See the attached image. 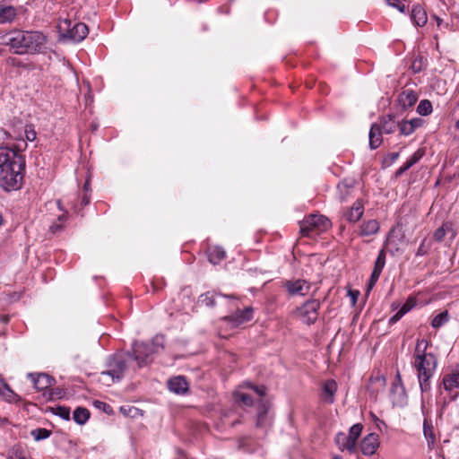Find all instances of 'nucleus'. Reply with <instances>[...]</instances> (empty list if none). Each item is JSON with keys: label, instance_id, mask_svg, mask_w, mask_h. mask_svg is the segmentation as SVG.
Masks as SVG:
<instances>
[{"label": "nucleus", "instance_id": "obj_1", "mask_svg": "<svg viewBox=\"0 0 459 459\" xmlns=\"http://www.w3.org/2000/svg\"><path fill=\"white\" fill-rule=\"evenodd\" d=\"M26 147L24 140L14 148L0 146V187L6 192L19 190L23 185L25 159L20 152Z\"/></svg>", "mask_w": 459, "mask_h": 459}, {"label": "nucleus", "instance_id": "obj_2", "mask_svg": "<svg viewBox=\"0 0 459 459\" xmlns=\"http://www.w3.org/2000/svg\"><path fill=\"white\" fill-rule=\"evenodd\" d=\"M1 39L16 55L43 53L47 49V36L37 30H13Z\"/></svg>", "mask_w": 459, "mask_h": 459}, {"label": "nucleus", "instance_id": "obj_3", "mask_svg": "<svg viewBox=\"0 0 459 459\" xmlns=\"http://www.w3.org/2000/svg\"><path fill=\"white\" fill-rule=\"evenodd\" d=\"M429 342L425 339H418L413 352L412 366L417 372L420 387L422 393L430 390V380L433 377L437 359L432 352H427Z\"/></svg>", "mask_w": 459, "mask_h": 459}, {"label": "nucleus", "instance_id": "obj_4", "mask_svg": "<svg viewBox=\"0 0 459 459\" xmlns=\"http://www.w3.org/2000/svg\"><path fill=\"white\" fill-rule=\"evenodd\" d=\"M131 357V352L114 354L107 359V369L102 371L100 376V381L107 385L123 379L125 372L127 369V359Z\"/></svg>", "mask_w": 459, "mask_h": 459}, {"label": "nucleus", "instance_id": "obj_5", "mask_svg": "<svg viewBox=\"0 0 459 459\" xmlns=\"http://www.w3.org/2000/svg\"><path fill=\"white\" fill-rule=\"evenodd\" d=\"M330 221L321 214H311L300 222V233L309 237L314 230L324 231L330 227Z\"/></svg>", "mask_w": 459, "mask_h": 459}, {"label": "nucleus", "instance_id": "obj_6", "mask_svg": "<svg viewBox=\"0 0 459 459\" xmlns=\"http://www.w3.org/2000/svg\"><path fill=\"white\" fill-rule=\"evenodd\" d=\"M158 352V349L151 347L149 343L134 342L131 357L138 362L139 367L147 365L150 362L152 354Z\"/></svg>", "mask_w": 459, "mask_h": 459}, {"label": "nucleus", "instance_id": "obj_7", "mask_svg": "<svg viewBox=\"0 0 459 459\" xmlns=\"http://www.w3.org/2000/svg\"><path fill=\"white\" fill-rule=\"evenodd\" d=\"M320 302L317 299L306 301L299 308V314L307 325L314 324L318 316Z\"/></svg>", "mask_w": 459, "mask_h": 459}, {"label": "nucleus", "instance_id": "obj_8", "mask_svg": "<svg viewBox=\"0 0 459 459\" xmlns=\"http://www.w3.org/2000/svg\"><path fill=\"white\" fill-rule=\"evenodd\" d=\"M391 399L394 406L403 407L407 404V394L399 373L392 384Z\"/></svg>", "mask_w": 459, "mask_h": 459}, {"label": "nucleus", "instance_id": "obj_9", "mask_svg": "<svg viewBox=\"0 0 459 459\" xmlns=\"http://www.w3.org/2000/svg\"><path fill=\"white\" fill-rule=\"evenodd\" d=\"M253 307H247L243 310L237 309L233 314L226 316L223 320L228 322L232 327H238L253 319Z\"/></svg>", "mask_w": 459, "mask_h": 459}, {"label": "nucleus", "instance_id": "obj_10", "mask_svg": "<svg viewBox=\"0 0 459 459\" xmlns=\"http://www.w3.org/2000/svg\"><path fill=\"white\" fill-rule=\"evenodd\" d=\"M441 387L447 393L450 400H455L457 397V393L455 390L459 388V379L454 370L443 377L439 385V388Z\"/></svg>", "mask_w": 459, "mask_h": 459}, {"label": "nucleus", "instance_id": "obj_11", "mask_svg": "<svg viewBox=\"0 0 459 459\" xmlns=\"http://www.w3.org/2000/svg\"><path fill=\"white\" fill-rule=\"evenodd\" d=\"M364 213V203L361 199H357L353 204L343 211V218L350 223L358 222Z\"/></svg>", "mask_w": 459, "mask_h": 459}, {"label": "nucleus", "instance_id": "obj_12", "mask_svg": "<svg viewBox=\"0 0 459 459\" xmlns=\"http://www.w3.org/2000/svg\"><path fill=\"white\" fill-rule=\"evenodd\" d=\"M89 30L86 24L82 22H76L71 29H66V31L62 34L65 39H70L74 42H80L86 38Z\"/></svg>", "mask_w": 459, "mask_h": 459}, {"label": "nucleus", "instance_id": "obj_13", "mask_svg": "<svg viewBox=\"0 0 459 459\" xmlns=\"http://www.w3.org/2000/svg\"><path fill=\"white\" fill-rule=\"evenodd\" d=\"M356 181L352 178H344L337 185L336 196L337 199L344 203L351 197L354 191Z\"/></svg>", "mask_w": 459, "mask_h": 459}, {"label": "nucleus", "instance_id": "obj_14", "mask_svg": "<svg viewBox=\"0 0 459 459\" xmlns=\"http://www.w3.org/2000/svg\"><path fill=\"white\" fill-rule=\"evenodd\" d=\"M290 295L305 296L308 293L310 285L305 280L287 281L284 284Z\"/></svg>", "mask_w": 459, "mask_h": 459}, {"label": "nucleus", "instance_id": "obj_15", "mask_svg": "<svg viewBox=\"0 0 459 459\" xmlns=\"http://www.w3.org/2000/svg\"><path fill=\"white\" fill-rule=\"evenodd\" d=\"M28 377L32 380L34 387L39 391L46 390L55 383V379L46 373H39L38 375L29 373Z\"/></svg>", "mask_w": 459, "mask_h": 459}, {"label": "nucleus", "instance_id": "obj_16", "mask_svg": "<svg viewBox=\"0 0 459 459\" xmlns=\"http://www.w3.org/2000/svg\"><path fill=\"white\" fill-rule=\"evenodd\" d=\"M379 446L378 435L370 433L367 435L360 444V450L365 455H372Z\"/></svg>", "mask_w": 459, "mask_h": 459}, {"label": "nucleus", "instance_id": "obj_17", "mask_svg": "<svg viewBox=\"0 0 459 459\" xmlns=\"http://www.w3.org/2000/svg\"><path fill=\"white\" fill-rule=\"evenodd\" d=\"M168 388L176 394L183 395L187 393L189 385L185 377L178 376L168 381Z\"/></svg>", "mask_w": 459, "mask_h": 459}, {"label": "nucleus", "instance_id": "obj_18", "mask_svg": "<svg viewBox=\"0 0 459 459\" xmlns=\"http://www.w3.org/2000/svg\"><path fill=\"white\" fill-rule=\"evenodd\" d=\"M418 94L411 89H403L398 96V103L403 110L414 106L418 100Z\"/></svg>", "mask_w": 459, "mask_h": 459}, {"label": "nucleus", "instance_id": "obj_19", "mask_svg": "<svg viewBox=\"0 0 459 459\" xmlns=\"http://www.w3.org/2000/svg\"><path fill=\"white\" fill-rule=\"evenodd\" d=\"M455 231L454 230L450 222H444L438 229L436 230L433 235V238L437 242L445 240L446 236H448L450 244L455 238Z\"/></svg>", "mask_w": 459, "mask_h": 459}, {"label": "nucleus", "instance_id": "obj_20", "mask_svg": "<svg viewBox=\"0 0 459 459\" xmlns=\"http://www.w3.org/2000/svg\"><path fill=\"white\" fill-rule=\"evenodd\" d=\"M17 16V11L13 5L0 3V23H12Z\"/></svg>", "mask_w": 459, "mask_h": 459}, {"label": "nucleus", "instance_id": "obj_21", "mask_svg": "<svg viewBox=\"0 0 459 459\" xmlns=\"http://www.w3.org/2000/svg\"><path fill=\"white\" fill-rule=\"evenodd\" d=\"M335 442L342 451L347 450L351 453L355 451L356 445L346 433L339 432L335 437Z\"/></svg>", "mask_w": 459, "mask_h": 459}, {"label": "nucleus", "instance_id": "obj_22", "mask_svg": "<svg viewBox=\"0 0 459 459\" xmlns=\"http://www.w3.org/2000/svg\"><path fill=\"white\" fill-rule=\"evenodd\" d=\"M369 147L372 150L379 147L383 142L381 127L378 124L374 123L369 130Z\"/></svg>", "mask_w": 459, "mask_h": 459}, {"label": "nucleus", "instance_id": "obj_23", "mask_svg": "<svg viewBox=\"0 0 459 459\" xmlns=\"http://www.w3.org/2000/svg\"><path fill=\"white\" fill-rule=\"evenodd\" d=\"M398 123L395 121L394 115L388 114L381 118L380 124L381 132L385 134H393L398 128Z\"/></svg>", "mask_w": 459, "mask_h": 459}, {"label": "nucleus", "instance_id": "obj_24", "mask_svg": "<svg viewBox=\"0 0 459 459\" xmlns=\"http://www.w3.org/2000/svg\"><path fill=\"white\" fill-rule=\"evenodd\" d=\"M411 18L413 23L420 27L424 26L428 22L427 13L420 5L412 7Z\"/></svg>", "mask_w": 459, "mask_h": 459}, {"label": "nucleus", "instance_id": "obj_25", "mask_svg": "<svg viewBox=\"0 0 459 459\" xmlns=\"http://www.w3.org/2000/svg\"><path fill=\"white\" fill-rule=\"evenodd\" d=\"M337 391V384L334 380H327L323 386V392L325 394L324 400L327 403H333L334 402V394Z\"/></svg>", "mask_w": 459, "mask_h": 459}, {"label": "nucleus", "instance_id": "obj_26", "mask_svg": "<svg viewBox=\"0 0 459 459\" xmlns=\"http://www.w3.org/2000/svg\"><path fill=\"white\" fill-rule=\"evenodd\" d=\"M379 223L377 220H369L360 226V236H371L377 234L379 230Z\"/></svg>", "mask_w": 459, "mask_h": 459}, {"label": "nucleus", "instance_id": "obj_27", "mask_svg": "<svg viewBox=\"0 0 459 459\" xmlns=\"http://www.w3.org/2000/svg\"><path fill=\"white\" fill-rule=\"evenodd\" d=\"M415 306L413 299H408L402 307L389 319V324L397 323L406 313H408Z\"/></svg>", "mask_w": 459, "mask_h": 459}, {"label": "nucleus", "instance_id": "obj_28", "mask_svg": "<svg viewBox=\"0 0 459 459\" xmlns=\"http://www.w3.org/2000/svg\"><path fill=\"white\" fill-rule=\"evenodd\" d=\"M226 257V252L220 247H211L208 251L209 262L217 264Z\"/></svg>", "mask_w": 459, "mask_h": 459}, {"label": "nucleus", "instance_id": "obj_29", "mask_svg": "<svg viewBox=\"0 0 459 459\" xmlns=\"http://www.w3.org/2000/svg\"><path fill=\"white\" fill-rule=\"evenodd\" d=\"M423 433L428 440V446L432 448L435 444V436L433 432V426L430 420L425 419L423 422Z\"/></svg>", "mask_w": 459, "mask_h": 459}, {"label": "nucleus", "instance_id": "obj_30", "mask_svg": "<svg viewBox=\"0 0 459 459\" xmlns=\"http://www.w3.org/2000/svg\"><path fill=\"white\" fill-rule=\"evenodd\" d=\"M385 249H381L377 255V260L374 264L372 274H374V277L376 275L379 276L381 275V273L385 267Z\"/></svg>", "mask_w": 459, "mask_h": 459}, {"label": "nucleus", "instance_id": "obj_31", "mask_svg": "<svg viewBox=\"0 0 459 459\" xmlns=\"http://www.w3.org/2000/svg\"><path fill=\"white\" fill-rule=\"evenodd\" d=\"M73 418L77 424L82 425L89 420L90 411L86 408L78 407L74 410Z\"/></svg>", "mask_w": 459, "mask_h": 459}, {"label": "nucleus", "instance_id": "obj_32", "mask_svg": "<svg viewBox=\"0 0 459 459\" xmlns=\"http://www.w3.org/2000/svg\"><path fill=\"white\" fill-rule=\"evenodd\" d=\"M218 294L216 292H213V291H207L204 294H202L199 299H198V302L199 304H201L202 306H205V307H215L216 305V302H215V297L217 296Z\"/></svg>", "mask_w": 459, "mask_h": 459}, {"label": "nucleus", "instance_id": "obj_33", "mask_svg": "<svg viewBox=\"0 0 459 459\" xmlns=\"http://www.w3.org/2000/svg\"><path fill=\"white\" fill-rule=\"evenodd\" d=\"M0 396L9 403L18 402L19 396L10 388V386L4 382V386L0 391Z\"/></svg>", "mask_w": 459, "mask_h": 459}, {"label": "nucleus", "instance_id": "obj_34", "mask_svg": "<svg viewBox=\"0 0 459 459\" xmlns=\"http://www.w3.org/2000/svg\"><path fill=\"white\" fill-rule=\"evenodd\" d=\"M449 319L447 311H444L437 315L431 321V325L434 328H439Z\"/></svg>", "mask_w": 459, "mask_h": 459}, {"label": "nucleus", "instance_id": "obj_35", "mask_svg": "<svg viewBox=\"0 0 459 459\" xmlns=\"http://www.w3.org/2000/svg\"><path fill=\"white\" fill-rule=\"evenodd\" d=\"M417 112L421 116L429 115L432 112V104L429 100H421L418 107Z\"/></svg>", "mask_w": 459, "mask_h": 459}, {"label": "nucleus", "instance_id": "obj_36", "mask_svg": "<svg viewBox=\"0 0 459 459\" xmlns=\"http://www.w3.org/2000/svg\"><path fill=\"white\" fill-rule=\"evenodd\" d=\"M234 398H235L236 402L241 403L242 404H244L246 406L253 405V398L248 394L236 392L234 394Z\"/></svg>", "mask_w": 459, "mask_h": 459}, {"label": "nucleus", "instance_id": "obj_37", "mask_svg": "<svg viewBox=\"0 0 459 459\" xmlns=\"http://www.w3.org/2000/svg\"><path fill=\"white\" fill-rule=\"evenodd\" d=\"M30 435L36 441H40L48 438L51 435V431L47 429L38 428L31 430Z\"/></svg>", "mask_w": 459, "mask_h": 459}, {"label": "nucleus", "instance_id": "obj_38", "mask_svg": "<svg viewBox=\"0 0 459 459\" xmlns=\"http://www.w3.org/2000/svg\"><path fill=\"white\" fill-rule=\"evenodd\" d=\"M362 425L359 423L354 424L353 426L351 427L349 434H347L349 437H351L355 445L358 437H359L362 431Z\"/></svg>", "mask_w": 459, "mask_h": 459}, {"label": "nucleus", "instance_id": "obj_39", "mask_svg": "<svg viewBox=\"0 0 459 459\" xmlns=\"http://www.w3.org/2000/svg\"><path fill=\"white\" fill-rule=\"evenodd\" d=\"M398 128L400 134L403 135H410L414 132L408 120H403L402 122H399Z\"/></svg>", "mask_w": 459, "mask_h": 459}, {"label": "nucleus", "instance_id": "obj_40", "mask_svg": "<svg viewBox=\"0 0 459 459\" xmlns=\"http://www.w3.org/2000/svg\"><path fill=\"white\" fill-rule=\"evenodd\" d=\"M424 155V152L420 149L417 150L405 162L406 165L411 169L416 164Z\"/></svg>", "mask_w": 459, "mask_h": 459}, {"label": "nucleus", "instance_id": "obj_41", "mask_svg": "<svg viewBox=\"0 0 459 459\" xmlns=\"http://www.w3.org/2000/svg\"><path fill=\"white\" fill-rule=\"evenodd\" d=\"M426 60L422 56H418L414 59V61L411 64V69L412 71L417 74L420 73L423 67H424V62Z\"/></svg>", "mask_w": 459, "mask_h": 459}, {"label": "nucleus", "instance_id": "obj_42", "mask_svg": "<svg viewBox=\"0 0 459 459\" xmlns=\"http://www.w3.org/2000/svg\"><path fill=\"white\" fill-rule=\"evenodd\" d=\"M55 414L67 420L70 419V409L65 406H58L56 408Z\"/></svg>", "mask_w": 459, "mask_h": 459}, {"label": "nucleus", "instance_id": "obj_43", "mask_svg": "<svg viewBox=\"0 0 459 459\" xmlns=\"http://www.w3.org/2000/svg\"><path fill=\"white\" fill-rule=\"evenodd\" d=\"M66 220V214H62V215H59L58 218H57V221L59 223L57 222H54L51 226H50V230L53 232V233H56L57 231H59L63 226H62V223Z\"/></svg>", "mask_w": 459, "mask_h": 459}, {"label": "nucleus", "instance_id": "obj_44", "mask_svg": "<svg viewBox=\"0 0 459 459\" xmlns=\"http://www.w3.org/2000/svg\"><path fill=\"white\" fill-rule=\"evenodd\" d=\"M36 131L31 126L25 127V137L27 141L32 142L36 139Z\"/></svg>", "mask_w": 459, "mask_h": 459}, {"label": "nucleus", "instance_id": "obj_45", "mask_svg": "<svg viewBox=\"0 0 459 459\" xmlns=\"http://www.w3.org/2000/svg\"><path fill=\"white\" fill-rule=\"evenodd\" d=\"M386 3L388 5L398 9L401 13L405 12V5L402 4L399 0H386Z\"/></svg>", "mask_w": 459, "mask_h": 459}, {"label": "nucleus", "instance_id": "obj_46", "mask_svg": "<svg viewBox=\"0 0 459 459\" xmlns=\"http://www.w3.org/2000/svg\"><path fill=\"white\" fill-rule=\"evenodd\" d=\"M163 336H155L152 339V343L150 344L151 347H154L158 349V351L163 348Z\"/></svg>", "mask_w": 459, "mask_h": 459}, {"label": "nucleus", "instance_id": "obj_47", "mask_svg": "<svg viewBox=\"0 0 459 459\" xmlns=\"http://www.w3.org/2000/svg\"><path fill=\"white\" fill-rule=\"evenodd\" d=\"M429 250V245H426V239H423V241L421 242V244L420 245L417 252H416V255L418 256H422L424 255H426Z\"/></svg>", "mask_w": 459, "mask_h": 459}, {"label": "nucleus", "instance_id": "obj_48", "mask_svg": "<svg viewBox=\"0 0 459 459\" xmlns=\"http://www.w3.org/2000/svg\"><path fill=\"white\" fill-rule=\"evenodd\" d=\"M410 125L411 126L413 131L422 126L423 120L421 118H412L408 120Z\"/></svg>", "mask_w": 459, "mask_h": 459}, {"label": "nucleus", "instance_id": "obj_49", "mask_svg": "<svg viewBox=\"0 0 459 459\" xmlns=\"http://www.w3.org/2000/svg\"><path fill=\"white\" fill-rule=\"evenodd\" d=\"M378 279H379V276L376 275L374 277V274L371 273V276H370L369 281L367 285L368 290H370L374 287V285L377 283Z\"/></svg>", "mask_w": 459, "mask_h": 459}, {"label": "nucleus", "instance_id": "obj_50", "mask_svg": "<svg viewBox=\"0 0 459 459\" xmlns=\"http://www.w3.org/2000/svg\"><path fill=\"white\" fill-rule=\"evenodd\" d=\"M250 387L260 396H264L265 394V387L264 386H254L250 385Z\"/></svg>", "mask_w": 459, "mask_h": 459}, {"label": "nucleus", "instance_id": "obj_51", "mask_svg": "<svg viewBox=\"0 0 459 459\" xmlns=\"http://www.w3.org/2000/svg\"><path fill=\"white\" fill-rule=\"evenodd\" d=\"M94 405L99 408V409H102L104 411H108L107 409H110V406L103 402H100V401H95L94 402Z\"/></svg>", "mask_w": 459, "mask_h": 459}, {"label": "nucleus", "instance_id": "obj_52", "mask_svg": "<svg viewBox=\"0 0 459 459\" xmlns=\"http://www.w3.org/2000/svg\"><path fill=\"white\" fill-rule=\"evenodd\" d=\"M409 169H410V168H409V166H408V165H406V164L404 163L402 167H400V168L396 170V172H395V177H396V178H398V177L402 176V175H403L405 171H407Z\"/></svg>", "mask_w": 459, "mask_h": 459}, {"label": "nucleus", "instance_id": "obj_53", "mask_svg": "<svg viewBox=\"0 0 459 459\" xmlns=\"http://www.w3.org/2000/svg\"><path fill=\"white\" fill-rule=\"evenodd\" d=\"M9 138H11V134L4 128H0V141L4 142V140Z\"/></svg>", "mask_w": 459, "mask_h": 459}, {"label": "nucleus", "instance_id": "obj_54", "mask_svg": "<svg viewBox=\"0 0 459 459\" xmlns=\"http://www.w3.org/2000/svg\"><path fill=\"white\" fill-rule=\"evenodd\" d=\"M91 195L89 193H84L82 196V206H86L90 204Z\"/></svg>", "mask_w": 459, "mask_h": 459}, {"label": "nucleus", "instance_id": "obj_55", "mask_svg": "<svg viewBox=\"0 0 459 459\" xmlns=\"http://www.w3.org/2000/svg\"><path fill=\"white\" fill-rule=\"evenodd\" d=\"M133 411H137V409H136V408H134V407H128V408L126 409V407H124V406H122V407L120 408V411H121L122 413L126 414V415L130 414Z\"/></svg>", "mask_w": 459, "mask_h": 459}, {"label": "nucleus", "instance_id": "obj_56", "mask_svg": "<svg viewBox=\"0 0 459 459\" xmlns=\"http://www.w3.org/2000/svg\"><path fill=\"white\" fill-rule=\"evenodd\" d=\"M399 157V152H392L387 155V158L389 159V161L391 163L394 162Z\"/></svg>", "mask_w": 459, "mask_h": 459}, {"label": "nucleus", "instance_id": "obj_57", "mask_svg": "<svg viewBox=\"0 0 459 459\" xmlns=\"http://www.w3.org/2000/svg\"><path fill=\"white\" fill-rule=\"evenodd\" d=\"M349 295L351 298L352 303L355 304L359 296V291L350 290Z\"/></svg>", "mask_w": 459, "mask_h": 459}, {"label": "nucleus", "instance_id": "obj_58", "mask_svg": "<svg viewBox=\"0 0 459 459\" xmlns=\"http://www.w3.org/2000/svg\"><path fill=\"white\" fill-rule=\"evenodd\" d=\"M374 381L379 382L382 385H385V378L384 376H377Z\"/></svg>", "mask_w": 459, "mask_h": 459}, {"label": "nucleus", "instance_id": "obj_59", "mask_svg": "<svg viewBox=\"0 0 459 459\" xmlns=\"http://www.w3.org/2000/svg\"><path fill=\"white\" fill-rule=\"evenodd\" d=\"M10 459H30L28 457H26L25 455H22V453H16L15 454V458L11 456Z\"/></svg>", "mask_w": 459, "mask_h": 459}, {"label": "nucleus", "instance_id": "obj_60", "mask_svg": "<svg viewBox=\"0 0 459 459\" xmlns=\"http://www.w3.org/2000/svg\"><path fill=\"white\" fill-rule=\"evenodd\" d=\"M83 190H84V193H89L91 191L89 179H87L86 182L84 183Z\"/></svg>", "mask_w": 459, "mask_h": 459}, {"label": "nucleus", "instance_id": "obj_61", "mask_svg": "<svg viewBox=\"0 0 459 459\" xmlns=\"http://www.w3.org/2000/svg\"><path fill=\"white\" fill-rule=\"evenodd\" d=\"M266 411H263V412H259L258 414V419H257V422H256V425L257 426H260L261 424V420H263V418L264 417Z\"/></svg>", "mask_w": 459, "mask_h": 459}, {"label": "nucleus", "instance_id": "obj_62", "mask_svg": "<svg viewBox=\"0 0 459 459\" xmlns=\"http://www.w3.org/2000/svg\"><path fill=\"white\" fill-rule=\"evenodd\" d=\"M434 18H435V19H436V21H437V26H440V25H441V23H442V22H443V21H442V19H440V18H439V17H437V16H434Z\"/></svg>", "mask_w": 459, "mask_h": 459}, {"label": "nucleus", "instance_id": "obj_63", "mask_svg": "<svg viewBox=\"0 0 459 459\" xmlns=\"http://www.w3.org/2000/svg\"><path fill=\"white\" fill-rule=\"evenodd\" d=\"M453 370L455 373V375L458 377V379H459V365L456 366Z\"/></svg>", "mask_w": 459, "mask_h": 459}, {"label": "nucleus", "instance_id": "obj_64", "mask_svg": "<svg viewBox=\"0 0 459 459\" xmlns=\"http://www.w3.org/2000/svg\"><path fill=\"white\" fill-rule=\"evenodd\" d=\"M453 370L455 373V375L458 377V379H459V365L456 366Z\"/></svg>", "mask_w": 459, "mask_h": 459}]
</instances>
